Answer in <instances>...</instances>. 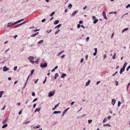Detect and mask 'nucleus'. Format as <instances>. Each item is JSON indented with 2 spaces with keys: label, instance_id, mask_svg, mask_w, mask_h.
Wrapping results in <instances>:
<instances>
[{
  "label": "nucleus",
  "instance_id": "f257e3e1",
  "mask_svg": "<svg viewBox=\"0 0 130 130\" xmlns=\"http://www.w3.org/2000/svg\"><path fill=\"white\" fill-rule=\"evenodd\" d=\"M34 57L32 56H30L28 58V59L33 64L34 63V61H33L34 59Z\"/></svg>",
  "mask_w": 130,
  "mask_h": 130
},
{
  "label": "nucleus",
  "instance_id": "f03ea898",
  "mask_svg": "<svg viewBox=\"0 0 130 130\" xmlns=\"http://www.w3.org/2000/svg\"><path fill=\"white\" fill-rule=\"evenodd\" d=\"M47 66V63L46 62L45 63H41L40 66L41 67H44V68H46Z\"/></svg>",
  "mask_w": 130,
  "mask_h": 130
},
{
  "label": "nucleus",
  "instance_id": "7ed1b4c3",
  "mask_svg": "<svg viewBox=\"0 0 130 130\" xmlns=\"http://www.w3.org/2000/svg\"><path fill=\"white\" fill-rule=\"evenodd\" d=\"M55 94V92L54 91H50L48 93V96L51 97L52 96Z\"/></svg>",
  "mask_w": 130,
  "mask_h": 130
},
{
  "label": "nucleus",
  "instance_id": "20e7f679",
  "mask_svg": "<svg viewBox=\"0 0 130 130\" xmlns=\"http://www.w3.org/2000/svg\"><path fill=\"white\" fill-rule=\"evenodd\" d=\"M69 109V108H68L66 109L65 110L63 111V112L62 114V117H63L64 116V114L66 113L67 111Z\"/></svg>",
  "mask_w": 130,
  "mask_h": 130
},
{
  "label": "nucleus",
  "instance_id": "39448f33",
  "mask_svg": "<svg viewBox=\"0 0 130 130\" xmlns=\"http://www.w3.org/2000/svg\"><path fill=\"white\" fill-rule=\"evenodd\" d=\"M9 70V68L6 66H4L3 68V70L4 71L6 72Z\"/></svg>",
  "mask_w": 130,
  "mask_h": 130
},
{
  "label": "nucleus",
  "instance_id": "423d86ee",
  "mask_svg": "<svg viewBox=\"0 0 130 130\" xmlns=\"http://www.w3.org/2000/svg\"><path fill=\"white\" fill-rule=\"evenodd\" d=\"M8 117H6L4 120L3 121V124H4L5 123L7 122L8 120Z\"/></svg>",
  "mask_w": 130,
  "mask_h": 130
},
{
  "label": "nucleus",
  "instance_id": "0eeeda50",
  "mask_svg": "<svg viewBox=\"0 0 130 130\" xmlns=\"http://www.w3.org/2000/svg\"><path fill=\"white\" fill-rule=\"evenodd\" d=\"M125 69H124V68H121L120 72V74H122V72L124 71Z\"/></svg>",
  "mask_w": 130,
  "mask_h": 130
},
{
  "label": "nucleus",
  "instance_id": "6e6552de",
  "mask_svg": "<svg viewBox=\"0 0 130 130\" xmlns=\"http://www.w3.org/2000/svg\"><path fill=\"white\" fill-rule=\"evenodd\" d=\"M103 16L104 17V18L106 20L107 19V18L106 16V13L104 12H103Z\"/></svg>",
  "mask_w": 130,
  "mask_h": 130
},
{
  "label": "nucleus",
  "instance_id": "1a4fd4ad",
  "mask_svg": "<svg viewBox=\"0 0 130 130\" xmlns=\"http://www.w3.org/2000/svg\"><path fill=\"white\" fill-rule=\"evenodd\" d=\"M116 101L115 100L112 99V100L111 104L114 105Z\"/></svg>",
  "mask_w": 130,
  "mask_h": 130
},
{
  "label": "nucleus",
  "instance_id": "9d476101",
  "mask_svg": "<svg viewBox=\"0 0 130 130\" xmlns=\"http://www.w3.org/2000/svg\"><path fill=\"white\" fill-rule=\"evenodd\" d=\"M78 12V10H76L74 12H73L72 14V16H74Z\"/></svg>",
  "mask_w": 130,
  "mask_h": 130
},
{
  "label": "nucleus",
  "instance_id": "9b49d317",
  "mask_svg": "<svg viewBox=\"0 0 130 130\" xmlns=\"http://www.w3.org/2000/svg\"><path fill=\"white\" fill-rule=\"evenodd\" d=\"M29 77V75L28 77V78L27 79V81H26V82H25V84L24 85L23 87V88H22V89H24L25 88V86H26V84H27V80H28V78Z\"/></svg>",
  "mask_w": 130,
  "mask_h": 130
},
{
  "label": "nucleus",
  "instance_id": "f8f14e48",
  "mask_svg": "<svg viewBox=\"0 0 130 130\" xmlns=\"http://www.w3.org/2000/svg\"><path fill=\"white\" fill-rule=\"evenodd\" d=\"M13 25V23H12L11 22H9L8 23V25H7V26L8 27H10L11 26V25Z\"/></svg>",
  "mask_w": 130,
  "mask_h": 130
},
{
  "label": "nucleus",
  "instance_id": "ddd939ff",
  "mask_svg": "<svg viewBox=\"0 0 130 130\" xmlns=\"http://www.w3.org/2000/svg\"><path fill=\"white\" fill-rule=\"evenodd\" d=\"M61 112L60 111H54L53 112V114H56L57 113H59Z\"/></svg>",
  "mask_w": 130,
  "mask_h": 130
},
{
  "label": "nucleus",
  "instance_id": "4468645a",
  "mask_svg": "<svg viewBox=\"0 0 130 130\" xmlns=\"http://www.w3.org/2000/svg\"><path fill=\"white\" fill-rule=\"evenodd\" d=\"M128 28H126L124 29L122 31V32L123 33L124 32L128 30Z\"/></svg>",
  "mask_w": 130,
  "mask_h": 130
},
{
  "label": "nucleus",
  "instance_id": "2eb2a0df",
  "mask_svg": "<svg viewBox=\"0 0 130 130\" xmlns=\"http://www.w3.org/2000/svg\"><path fill=\"white\" fill-rule=\"evenodd\" d=\"M8 126V124H5L2 127V128H4Z\"/></svg>",
  "mask_w": 130,
  "mask_h": 130
},
{
  "label": "nucleus",
  "instance_id": "dca6fc26",
  "mask_svg": "<svg viewBox=\"0 0 130 130\" xmlns=\"http://www.w3.org/2000/svg\"><path fill=\"white\" fill-rule=\"evenodd\" d=\"M59 22V21L58 20H56V21H55L54 22V24H58Z\"/></svg>",
  "mask_w": 130,
  "mask_h": 130
},
{
  "label": "nucleus",
  "instance_id": "f3484780",
  "mask_svg": "<svg viewBox=\"0 0 130 130\" xmlns=\"http://www.w3.org/2000/svg\"><path fill=\"white\" fill-rule=\"evenodd\" d=\"M90 82V80H88V82L86 83V86H88L89 85Z\"/></svg>",
  "mask_w": 130,
  "mask_h": 130
},
{
  "label": "nucleus",
  "instance_id": "a211bd4d",
  "mask_svg": "<svg viewBox=\"0 0 130 130\" xmlns=\"http://www.w3.org/2000/svg\"><path fill=\"white\" fill-rule=\"evenodd\" d=\"M98 19H95L93 22L94 24H95L98 22Z\"/></svg>",
  "mask_w": 130,
  "mask_h": 130
},
{
  "label": "nucleus",
  "instance_id": "6ab92c4d",
  "mask_svg": "<svg viewBox=\"0 0 130 130\" xmlns=\"http://www.w3.org/2000/svg\"><path fill=\"white\" fill-rule=\"evenodd\" d=\"M68 7L69 9H71L72 7V5L71 3L69 4Z\"/></svg>",
  "mask_w": 130,
  "mask_h": 130
},
{
  "label": "nucleus",
  "instance_id": "aec40b11",
  "mask_svg": "<svg viewBox=\"0 0 130 130\" xmlns=\"http://www.w3.org/2000/svg\"><path fill=\"white\" fill-rule=\"evenodd\" d=\"M64 52V51H60L58 53V55L59 56V55H61V54H62V53H63Z\"/></svg>",
  "mask_w": 130,
  "mask_h": 130
},
{
  "label": "nucleus",
  "instance_id": "412c9836",
  "mask_svg": "<svg viewBox=\"0 0 130 130\" xmlns=\"http://www.w3.org/2000/svg\"><path fill=\"white\" fill-rule=\"evenodd\" d=\"M40 108H36V109L34 111V112L35 113L37 111H40Z\"/></svg>",
  "mask_w": 130,
  "mask_h": 130
},
{
  "label": "nucleus",
  "instance_id": "4be33fe9",
  "mask_svg": "<svg viewBox=\"0 0 130 130\" xmlns=\"http://www.w3.org/2000/svg\"><path fill=\"white\" fill-rule=\"evenodd\" d=\"M58 76V73H56L55 74V77H54L55 79H56L57 78V77Z\"/></svg>",
  "mask_w": 130,
  "mask_h": 130
},
{
  "label": "nucleus",
  "instance_id": "5701e85b",
  "mask_svg": "<svg viewBox=\"0 0 130 130\" xmlns=\"http://www.w3.org/2000/svg\"><path fill=\"white\" fill-rule=\"evenodd\" d=\"M108 126L109 127H110L111 126V125L110 124H104L103 125V126Z\"/></svg>",
  "mask_w": 130,
  "mask_h": 130
},
{
  "label": "nucleus",
  "instance_id": "b1692460",
  "mask_svg": "<svg viewBox=\"0 0 130 130\" xmlns=\"http://www.w3.org/2000/svg\"><path fill=\"white\" fill-rule=\"evenodd\" d=\"M61 25H62L61 24H59L58 25H57L55 27V28L56 29V28H59V27H60L61 26Z\"/></svg>",
  "mask_w": 130,
  "mask_h": 130
},
{
  "label": "nucleus",
  "instance_id": "393cba45",
  "mask_svg": "<svg viewBox=\"0 0 130 130\" xmlns=\"http://www.w3.org/2000/svg\"><path fill=\"white\" fill-rule=\"evenodd\" d=\"M66 76V74L63 73L62 74L61 77L63 78L65 76Z\"/></svg>",
  "mask_w": 130,
  "mask_h": 130
},
{
  "label": "nucleus",
  "instance_id": "a878e982",
  "mask_svg": "<svg viewBox=\"0 0 130 130\" xmlns=\"http://www.w3.org/2000/svg\"><path fill=\"white\" fill-rule=\"evenodd\" d=\"M127 63L126 62L124 64L122 68H124V69H125V68L126 66L127 65Z\"/></svg>",
  "mask_w": 130,
  "mask_h": 130
},
{
  "label": "nucleus",
  "instance_id": "bb28decb",
  "mask_svg": "<svg viewBox=\"0 0 130 130\" xmlns=\"http://www.w3.org/2000/svg\"><path fill=\"white\" fill-rule=\"evenodd\" d=\"M40 58H38L35 61H34V62H36L37 63H38V61L39 60Z\"/></svg>",
  "mask_w": 130,
  "mask_h": 130
},
{
  "label": "nucleus",
  "instance_id": "cd10ccee",
  "mask_svg": "<svg viewBox=\"0 0 130 130\" xmlns=\"http://www.w3.org/2000/svg\"><path fill=\"white\" fill-rule=\"evenodd\" d=\"M34 70H32L31 71V73L30 74V76H31L32 74H33V73L34 72Z\"/></svg>",
  "mask_w": 130,
  "mask_h": 130
},
{
  "label": "nucleus",
  "instance_id": "c85d7f7f",
  "mask_svg": "<svg viewBox=\"0 0 130 130\" xmlns=\"http://www.w3.org/2000/svg\"><path fill=\"white\" fill-rule=\"evenodd\" d=\"M4 91H1L0 92V97H2V95L4 93Z\"/></svg>",
  "mask_w": 130,
  "mask_h": 130
},
{
  "label": "nucleus",
  "instance_id": "c756f323",
  "mask_svg": "<svg viewBox=\"0 0 130 130\" xmlns=\"http://www.w3.org/2000/svg\"><path fill=\"white\" fill-rule=\"evenodd\" d=\"M30 122V121H25L24 123H23V124H27L28 123H29Z\"/></svg>",
  "mask_w": 130,
  "mask_h": 130
},
{
  "label": "nucleus",
  "instance_id": "7c9ffc66",
  "mask_svg": "<svg viewBox=\"0 0 130 130\" xmlns=\"http://www.w3.org/2000/svg\"><path fill=\"white\" fill-rule=\"evenodd\" d=\"M121 103L120 101H119L118 102V107H120V106L121 105Z\"/></svg>",
  "mask_w": 130,
  "mask_h": 130
},
{
  "label": "nucleus",
  "instance_id": "2f4dec72",
  "mask_svg": "<svg viewBox=\"0 0 130 130\" xmlns=\"http://www.w3.org/2000/svg\"><path fill=\"white\" fill-rule=\"evenodd\" d=\"M60 31V29H58L55 32V34H57Z\"/></svg>",
  "mask_w": 130,
  "mask_h": 130
},
{
  "label": "nucleus",
  "instance_id": "473e14b6",
  "mask_svg": "<svg viewBox=\"0 0 130 130\" xmlns=\"http://www.w3.org/2000/svg\"><path fill=\"white\" fill-rule=\"evenodd\" d=\"M107 119L106 118H105L103 121V122L104 123L105 122L107 121Z\"/></svg>",
  "mask_w": 130,
  "mask_h": 130
},
{
  "label": "nucleus",
  "instance_id": "72a5a7b5",
  "mask_svg": "<svg viewBox=\"0 0 130 130\" xmlns=\"http://www.w3.org/2000/svg\"><path fill=\"white\" fill-rule=\"evenodd\" d=\"M116 55V53H115L114 55L112 56V58L113 59H115V56Z\"/></svg>",
  "mask_w": 130,
  "mask_h": 130
},
{
  "label": "nucleus",
  "instance_id": "f704fd0d",
  "mask_svg": "<svg viewBox=\"0 0 130 130\" xmlns=\"http://www.w3.org/2000/svg\"><path fill=\"white\" fill-rule=\"evenodd\" d=\"M92 121V120H88V122L89 124H90L91 123Z\"/></svg>",
  "mask_w": 130,
  "mask_h": 130
},
{
  "label": "nucleus",
  "instance_id": "c9c22d12",
  "mask_svg": "<svg viewBox=\"0 0 130 130\" xmlns=\"http://www.w3.org/2000/svg\"><path fill=\"white\" fill-rule=\"evenodd\" d=\"M52 30L50 29V30H47L46 31V32L48 33H50L52 31Z\"/></svg>",
  "mask_w": 130,
  "mask_h": 130
},
{
  "label": "nucleus",
  "instance_id": "e433bc0d",
  "mask_svg": "<svg viewBox=\"0 0 130 130\" xmlns=\"http://www.w3.org/2000/svg\"><path fill=\"white\" fill-rule=\"evenodd\" d=\"M55 13V12H53L52 13L50 14L51 16H52Z\"/></svg>",
  "mask_w": 130,
  "mask_h": 130
},
{
  "label": "nucleus",
  "instance_id": "4c0bfd02",
  "mask_svg": "<svg viewBox=\"0 0 130 130\" xmlns=\"http://www.w3.org/2000/svg\"><path fill=\"white\" fill-rule=\"evenodd\" d=\"M59 103H58L57 104L55 105L54 106V108H56L59 105Z\"/></svg>",
  "mask_w": 130,
  "mask_h": 130
},
{
  "label": "nucleus",
  "instance_id": "58836bf2",
  "mask_svg": "<svg viewBox=\"0 0 130 130\" xmlns=\"http://www.w3.org/2000/svg\"><path fill=\"white\" fill-rule=\"evenodd\" d=\"M40 125H38L37 126H36L34 127V128H39Z\"/></svg>",
  "mask_w": 130,
  "mask_h": 130
},
{
  "label": "nucleus",
  "instance_id": "ea45409f",
  "mask_svg": "<svg viewBox=\"0 0 130 130\" xmlns=\"http://www.w3.org/2000/svg\"><path fill=\"white\" fill-rule=\"evenodd\" d=\"M36 36V35H35V33L34 34H32L30 36V37H35Z\"/></svg>",
  "mask_w": 130,
  "mask_h": 130
},
{
  "label": "nucleus",
  "instance_id": "a19ab883",
  "mask_svg": "<svg viewBox=\"0 0 130 130\" xmlns=\"http://www.w3.org/2000/svg\"><path fill=\"white\" fill-rule=\"evenodd\" d=\"M130 68V65L129 66L126 68V70L127 71H128L129 69Z\"/></svg>",
  "mask_w": 130,
  "mask_h": 130
},
{
  "label": "nucleus",
  "instance_id": "79ce46f5",
  "mask_svg": "<svg viewBox=\"0 0 130 130\" xmlns=\"http://www.w3.org/2000/svg\"><path fill=\"white\" fill-rule=\"evenodd\" d=\"M43 41V40H40L38 42V44H40V43H41Z\"/></svg>",
  "mask_w": 130,
  "mask_h": 130
},
{
  "label": "nucleus",
  "instance_id": "37998d69",
  "mask_svg": "<svg viewBox=\"0 0 130 130\" xmlns=\"http://www.w3.org/2000/svg\"><path fill=\"white\" fill-rule=\"evenodd\" d=\"M40 30V29H36V30H33V31L34 32H36L37 31H39Z\"/></svg>",
  "mask_w": 130,
  "mask_h": 130
},
{
  "label": "nucleus",
  "instance_id": "c03bdc74",
  "mask_svg": "<svg viewBox=\"0 0 130 130\" xmlns=\"http://www.w3.org/2000/svg\"><path fill=\"white\" fill-rule=\"evenodd\" d=\"M129 7L130 8V4H128L126 6V8H128V7Z\"/></svg>",
  "mask_w": 130,
  "mask_h": 130
},
{
  "label": "nucleus",
  "instance_id": "a18cd8bd",
  "mask_svg": "<svg viewBox=\"0 0 130 130\" xmlns=\"http://www.w3.org/2000/svg\"><path fill=\"white\" fill-rule=\"evenodd\" d=\"M46 78H47V77H45V80L43 82V84H45V82H46Z\"/></svg>",
  "mask_w": 130,
  "mask_h": 130
},
{
  "label": "nucleus",
  "instance_id": "49530a36",
  "mask_svg": "<svg viewBox=\"0 0 130 130\" xmlns=\"http://www.w3.org/2000/svg\"><path fill=\"white\" fill-rule=\"evenodd\" d=\"M22 110L21 109L19 112L18 114L19 115H20L21 114L22 112Z\"/></svg>",
  "mask_w": 130,
  "mask_h": 130
},
{
  "label": "nucleus",
  "instance_id": "de8ad7c7",
  "mask_svg": "<svg viewBox=\"0 0 130 130\" xmlns=\"http://www.w3.org/2000/svg\"><path fill=\"white\" fill-rule=\"evenodd\" d=\"M37 99H38L37 98H36L33 100L32 101L33 102H34L37 100Z\"/></svg>",
  "mask_w": 130,
  "mask_h": 130
},
{
  "label": "nucleus",
  "instance_id": "09e8293b",
  "mask_svg": "<svg viewBox=\"0 0 130 130\" xmlns=\"http://www.w3.org/2000/svg\"><path fill=\"white\" fill-rule=\"evenodd\" d=\"M34 45V44H32L29 45L28 46L30 47H32Z\"/></svg>",
  "mask_w": 130,
  "mask_h": 130
},
{
  "label": "nucleus",
  "instance_id": "8fccbe9b",
  "mask_svg": "<svg viewBox=\"0 0 130 130\" xmlns=\"http://www.w3.org/2000/svg\"><path fill=\"white\" fill-rule=\"evenodd\" d=\"M80 26H81L79 24H78L77 25V27L78 28H79Z\"/></svg>",
  "mask_w": 130,
  "mask_h": 130
},
{
  "label": "nucleus",
  "instance_id": "3c124183",
  "mask_svg": "<svg viewBox=\"0 0 130 130\" xmlns=\"http://www.w3.org/2000/svg\"><path fill=\"white\" fill-rule=\"evenodd\" d=\"M17 67L15 66L14 67L13 70L14 71H16L17 69Z\"/></svg>",
  "mask_w": 130,
  "mask_h": 130
},
{
  "label": "nucleus",
  "instance_id": "603ef678",
  "mask_svg": "<svg viewBox=\"0 0 130 130\" xmlns=\"http://www.w3.org/2000/svg\"><path fill=\"white\" fill-rule=\"evenodd\" d=\"M31 95L33 96H35V92H33L32 93V94H31Z\"/></svg>",
  "mask_w": 130,
  "mask_h": 130
},
{
  "label": "nucleus",
  "instance_id": "864d4df0",
  "mask_svg": "<svg viewBox=\"0 0 130 130\" xmlns=\"http://www.w3.org/2000/svg\"><path fill=\"white\" fill-rule=\"evenodd\" d=\"M18 23V21L14 23H13V25H15L16 24H17V23Z\"/></svg>",
  "mask_w": 130,
  "mask_h": 130
},
{
  "label": "nucleus",
  "instance_id": "5fc2aeb1",
  "mask_svg": "<svg viewBox=\"0 0 130 130\" xmlns=\"http://www.w3.org/2000/svg\"><path fill=\"white\" fill-rule=\"evenodd\" d=\"M86 116V115L84 114V115H83L82 116H81L80 117H78L77 118H80V117H83L84 116Z\"/></svg>",
  "mask_w": 130,
  "mask_h": 130
},
{
  "label": "nucleus",
  "instance_id": "6e6d98bb",
  "mask_svg": "<svg viewBox=\"0 0 130 130\" xmlns=\"http://www.w3.org/2000/svg\"><path fill=\"white\" fill-rule=\"evenodd\" d=\"M19 26V24H18L17 25L15 26V27H14L13 28H17Z\"/></svg>",
  "mask_w": 130,
  "mask_h": 130
},
{
  "label": "nucleus",
  "instance_id": "4d7b16f0",
  "mask_svg": "<svg viewBox=\"0 0 130 130\" xmlns=\"http://www.w3.org/2000/svg\"><path fill=\"white\" fill-rule=\"evenodd\" d=\"M118 82L116 80V86H117L118 85Z\"/></svg>",
  "mask_w": 130,
  "mask_h": 130
},
{
  "label": "nucleus",
  "instance_id": "13d9d810",
  "mask_svg": "<svg viewBox=\"0 0 130 130\" xmlns=\"http://www.w3.org/2000/svg\"><path fill=\"white\" fill-rule=\"evenodd\" d=\"M118 73L117 71H116L115 73H114L113 75H112V76H114L115 75H116V74H117Z\"/></svg>",
  "mask_w": 130,
  "mask_h": 130
},
{
  "label": "nucleus",
  "instance_id": "bf43d9fd",
  "mask_svg": "<svg viewBox=\"0 0 130 130\" xmlns=\"http://www.w3.org/2000/svg\"><path fill=\"white\" fill-rule=\"evenodd\" d=\"M6 105H5L1 109V110H4L5 109V107Z\"/></svg>",
  "mask_w": 130,
  "mask_h": 130
},
{
  "label": "nucleus",
  "instance_id": "052dcab7",
  "mask_svg": "<svg viewBox=\"0 0 130 130\" xmlns=\"http://www.w3.org/2000/svg\"><path fill=\"white\" fill-rule=\"evenodd\" d=\"M89 37H87L86 39V40L87 41H88L89 40Z\"/></svg>",
  "mask_w": 130,
  "mask_h": 130
},
{
  "label": "nucleus",
  "instance_id": "680f3d73",
  "mask_svg": "<svg viewBox=\"0 0 130 130\" xmlns=\"http://www.w3.org/2000/svg\"><path fill=\"white\" fill-rule=\"evenodd\" d=\"M45 20H46L45 19H44L42 20V21H41L42 22H44L45 21Z\"/></svg>",
  "mask_w": 130,
  "mask_h": 130
},
{
  "label": "nucleus",
  "instance_id": "e2e57ef3",
  "mask_svg": "<svg viewBox=\"0 0 130 130\" xmlns=\"http://www.w3.org/2000/svg\"><path fill=\"white\" fill-rule=\"evenodd\" d=\"M97 53V52H96H96H95L93 54V55L94 56H96V55Z\"/></svg>",
  "mask_w": 130,
  "mask_h": 130
},
{
  "label": "nucleus",
  "instance_id": "0e129e2a",
  "mask_svg": "<svg viewBox=\"0 0 130 130\" xmlns=\"http://www.w3.org/2000/svg\"><path fill=\"white\" fill-rule=\"evenodd\" d=\"M23 24H24V23H23V22H22V23H20L19 24V26L21 25H23Z\"/></svg>",
  "mask_w": 130,
  "mask_h": 130
},
{
  "label": "nucleus",
  "instance_id": "69168bd1",
  "mask_svg": "<svg viewBox=\"0 0 130 130\" xmlns=\"http://www.w3.org/2000/svg\"><path fill=\"white\" fill-rule=\"evenodd\" d=\"M83 23V21H79V23L80 24H82Z\"/></svg>",
  "mask_w": 130,
  "mask_h": 130
},
{
  "label": "nucleus",
  "instance_id": "338daca9",
  "mask_svg": "<svg viewBox=\"0 0 130 130\" xmlns=\"http://www.w3.org/2000/svg\"><path fill=\"white\" fill-rule=\"evenodd\" d=\"M84 59L83 58H82L81 59L80 62L81 63L83 61Z\"/></svg>",
  "mask_w": 130,
  "mask_h": 130
},
{
  "label": "nucleus",
  "instance_id": "774afa93",
  "mask_svg": "<svg viewBox=\"0 0 130 130\" xmlns=\"http://www.w3.org/2000/svg\"><path fill=\"white\" fill-rule=\"evenodd\" d=\"M92 18L93 19H95L96 17L95 16H93L92 17Z\"/></svg>",
  "mask_w": 130,
  "mask_h": 130
}]
</instances>
